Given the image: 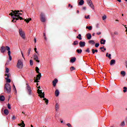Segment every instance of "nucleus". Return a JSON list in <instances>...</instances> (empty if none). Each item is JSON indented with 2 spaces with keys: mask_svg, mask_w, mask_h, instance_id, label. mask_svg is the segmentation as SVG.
I'll return each mask as SVG.
<instances>
[{
  "mask_svg": "<svg viewBox=\"0 0 127 127\" xmlns=\"http://www.w3.org/2000/svg\"><path fill=\"white\" fill-rule=\"evenodd\" d=\"M20 12H22V10L12 11V12L10 13V15H11L12 18H13L12 20V22H15V21H14L15 19L16 20H18V19H20V20H22V17L20 16L22 14V13Z\"/></svg>",
  "mask_w": 127,
  "mask_h": 127,
  "instance_id": "1",
  "label": "nucleus"
},
{
  "mask_svg": "<svg viewBox=\"0 0 127 127\" xmlns=\"http://www.w3.org/2000/svg\"><path fill=\"white\" fill-rule=\"evenodd\" d=\"M4 91L5 93H7V94H10V92H11V87L9 83H6L5 84Z\"/></svg>",
  "mask_w": 127,
  "mask_h": 127,
  "instance_id": "2",
  "label": "nucleus"
},
{
  "mask_svg": "<svg viewBox=\"0 0 127 127\" xmlns=\"http://www.w3.org/2000/svg\"><path fill=\"white\" fill-rule=\"evenodd\" d=\"M36 71L37 73H38V74L37 75V78H36V80H35V82H38L39 80H40V78H41V73L39 72V68L38 67H36Z\"/></svg>",
  "mask_w": 127,
  "mask_h": 127,
  "instance_id": "3",
  "label": "nucleus"
},
{
  "mask_svg": "<svg viewBox=\"0 0 127 127\" xmlns=\"http://www.w3.org/2000/svg\"><path fill=\"white\" fill-rule=\"evenodd\" d=\"M17 67L19 69H22L23 67V63H22V61L21 60H19L17 63Z\"/></svg>",
  "mask_w": 127,
  "mask_h": 127,
  "instance_id": "4",
  "label": "nucleus"
},
{
  "mask_svg": "<svg viewBox=\"0 0 127 127\" xmlns=\"http://www.w3.org/2000/svg\"><path fill=\"white\" fill-rule=\"evenodd\" d=\"M87 4L92 8V9H95V6H94V4H93V2H92V0H86Z\"/></svg>",
  "mask_w": 127,
  "mask_h": 127,
  "instance_id": "5",
  "label": "nucleus"
},
{
  "mask_svg": "<svg viewBox=\"0 0 127 127\" xmlns=\"http://www.w3.org/2000/svg\"><path fill=\"white\" fill-rule=\"evenodd\" d=\"M19 34H20L21 37H22L23 39H25V33L22 31V29H19Z\"/></svg>",
  "mask_w": 127,
  "mask_h": 127,
  "instance_id": "6",
  "label": "nucleus"
},
{
  "mask_svg": "<svg viewBox=\"0 0 127 127\" xmlns=\"http://www.w3.org/2000/svg\"><path fill=\"white\" fill-rule=\"evenodd\" d=\"M40 16L41 21H42V22H45V21H46V18H45V14L44 13H41Z\"/></svg>",
  "mask_w": 127,
  "mask_h": 127,
  "instance_id": "7",
  "label": "nucleus"
},
{
  "mask_svg": "<svg viewBox=\"0 0 127 127\" xmlns=\"http://www.w3.org/2000/svg\"><path fill=\"white\" fill-rule=\"evenodd\" d=\"M27 90L28 91V93L30 96L32 95V91H31V87L29 84H27Z\"/></svg>",
  "mask_w": 127,
  "mask_h": 127,
  "instance_id": "8",
  "label": "nucleus"
},
{
  "mask_svg": "<svg viewBox=\"0 0 127 127\" xmlns=\"http://www.w3.org/2000/svg\"><path fill=\"white\" fill-rule=\"evenodd\" d=\"M91 72H94V69H93V68H92V67H91L90 65H88L87 67H86V72L91 73Z\"/></svg>",
  "mask_w": 127,
  "mask_h": 127,
  "instance_id": "9",
  "label": "nucleus"
},
{
  "mask_svg": "<svg viewBox=\"0 0 127 127\" xmlns=\"http://www.w3.org/2000/svg\"><path fill=\"white\" fill-rule=\"evenodd\" d=\"M38 94L41 98H45V94L44 92L42 93V90H38Z\"/></svg>",
  "mask_w": 127,
  "mask_h": 127,
  "instance_id": "10",
  "label": "nucleus"
},
{
  "mask_svg": "<svg viewBox=\"0 0 127 127\" xmlns=\"http://www.w3.org/2000/svg\"><path fill=\"white\" fill-rule=\"evenodd\" d=\"M5 76H7V77L5 78V79L6 81V82L10 83V82H11V80H10V79H9V74H6L5 75Z\"/></svg>",
  "mask_w": 127,
  "mask_h": 127,
  "instance_id": "11",
  "label": "nucleus"
},
{
  "mask_svg": "<svg viewBox=\"0 0 127 127\" xmlns=\"http://www.w3.org/2000/svg\"><path fill=\"white\" fill-rule=\"evenodd\" d=\"M80 47L83 48L86 46V42L80 41L79 43Z\"/></svg>",
  "mask_w": 127,
  "mask_h": 127,
  "instance_id": "12",
  "label": "nucleus"
},
{
  "mask_svg": "<svg viewBox=\"0 0 127 127\" xmlns=\"http://www.w3.org/2000/svg\"><path fill=\"white\" fill-rule=\"evenodd\" d=\"M60 108V105L59 104V103H57L56 104V106H55V110L56 111V112H58V111H59Z\"/></svg>",
  "mask_w": 127,
  "mask_h": 127,
  "instance_id": "13",
  "label": "nucleus"
},
{
  "mask_svg": "<svg viewBox=\"0 0 127 127\" xmlns=\"http://www.w3.org/2000/svg\"><path fill=\"white\" fill-rule=\"evenodd\" d=\"M34 60L36 61V62H38V63H39V62H40V61L38 60V56H37V55H36V54H34Z\"/></svg>",
  "mask_w": 127,
  "mask_h": 127,
  "instance_id": "14",
  "label": "nucleus"
},
{
  "mask_svg": "<svg viewBox=\"0 0 127 127\" xmlns=\"http://www.w3.org/2000/svg\"><path fill=\"white\" fill-rule=\"evenodd\" d=\"M5 48H6L4 47V46L1 47V48L0 49L1 53H4V52H5V50H6V49Z\"/></svg>",
  "mask_w": 127,
  "mask_h": 127,
  "instance_id": "15",
  "label": "nucleus"
},
{
  "mask_svg": "<svg viewBox=\"0 0 127 127\" xmlns=\"http://www.w3.org/2000/svg\"><path fill=\"white\" fill-rule=\"evenodd\" d=\"M57 83H58V79L55 78L54 80L53 81V85L54 87H55V86H56V84H57Z\"/></svg>",
  "mask_w": 127,
  "mask_h": 127,
  "instance_id": "16",
  "label": "nucleus"
},
{
  "mask_svg": "<svg viewBox=\"0 0 127 127\" xmlns=\"http://www.w3.org/2000/svg\"><path fill=\"white\" fill-rule=\"evenodd\" d=\"M6 50L8 51V56H10V48H9V47L8 46H6Z\"/></svg>",
  "mask_w": 127,
  "mask_h": 127,
  "instance_id": "17",
  "label": "nucleus"
},
{
  "mask_svg": "<svg viewBox=\"0 0 127 127\" xmlns=\"http://www.w3.org/2000/svg\"><path fill=\"white\" fill-rule=\"evenodd\" d=\"M21 122L22 123L18 124V126L21 127H25V124H24V122H23V121H21Z\"/></svg>",
  "mask_w": 127,
  "mask_h": 127,
  "instance_id": "18",
  "label": "nucleus"
},
{
  "mask_svg": "<svg viewBox=\"0 0 127 127\" xmlns=\"http://www.w3.org/2000/svg\"><path fill=\"white\" fill-rule=\"evenodd\" d=\"M116 64V60H112L110 62V65L113 66V65H115Z\"/></svg>",
  "mask_w": 127,
  "mask_h": 127,
  "instance_id": "19",
  "label": "nucleus"
},
{
  "mask_svg": "<svg viewBox=\"0 0 127 127\" xmlns=\"http://www.w3.org/2000/svg\"><path fill=\"white\" fill-rule=\"evenodd\" d=\"M86 36H87V39H88V40H90V39H91V38H92V35L90 33L87 34Z\"/></svg>",
  "mask_w": 127,
  "mask_h": 127,
  "instance_id": "20",
  "label": "nucleus"
},
{
  "mask_svg": "<svg viewBox=\"0 0 127 127\" xmlns=\"http://www.w3.org/2000/svg\"><path fill=\"white\" fill-rule=\"evenodd\" d=\"M60 94V92H59V90L58 89H57L55 92V94L56 97H58L59 96V94Z\"/></svg>",
  "mask_w": 127,
  "mask_h": 127,
  "instance_id": "21",
  "label": "nucleus"
},
{
  "mask_svg": "<svg viewBox=\"0 0 127 127\" xmlns=\"http://www.w3.org/2000/svg\"><path fill=\"white\" fill-rule=\"evenodd\" d=\"M4 100H5V98L4 97V96L3 95L0 96V101L1 102H3V101H4Z\"/></svg>",
  "mask_w": 127,
  "mask_h": 127,
  "instance_id": "22",
  "label": "nucleus"
},
{
  "mask_svg": "<svg viewBox=\"0 0 127 127\" xmlns=\"http://www.w3.org/2000/svg\"><path fill=\"white\" fill-rule=\"evenodd\" d=\"M88 43L91 44V45H94L95 44V41L94 40H89Z\"/></svg>",
  "mask_w": 127,
  "mask_h": 127,
  "instance_id": "23",
  "label": "nucleus"
},
{
  "mask_svg": "<svg viewBox=\"0 0 127 127\" xmlns=\"http://www.w3.org/2000/svg\"><path fill=\"white\" fill-rule=\"evenodd\" d=\"M84 2L85 1H84V0H80L78 3L79 5H83Z\"/></svg>",
  "mask_w": 127,
  "mask_h": 127,
  "instance_id": "24",
  "label": "nucleus"
},
{
  "mask_svg": "<svg viewBox=\"0 0 127 127\" xmlns=\"http://www.w3.org/2000/svg\"><path fill=\"white\" fill-rule=\"evenodd\" d=\"M106 57H108L109 59H112V55L111 54H108V53H106Z\"/></svg>",
  "mask_w": 127,
  "mask_h": 127,
  "instance_id": "25",
  "label": "nucleus"
},
{
  "mask_svg": "<svg viewBox=\"0 0 127 127\" xmlns=\"http://www.w3.org/2000/svg\"><path fill=\"white\" fill-rule=\"evenodd\" d=\"M101 44H106V40L102 39L100 41Z\"/></svg>",
  "mask_w": 127,
  "mask_h": 127,
  "instance_id": "26",
  "label": "nucleus"
},
{
  "mask_svg": "<svg viewBox=\"0 0 127 127\" xmlns=\"http://www.w3.org/2000/svg\"><path fill=\"white\" fill-rule=\"evenodd\" d=\"M76 38H78L79 40H82V35L81 34H79L78 36H77Z\"/></svg>",
  "mask_w": 127,
  "mask_h": 127,
  "instance_id": "27",
  "label": "nucleus"
},
{
  "mask_svg": "<svg viewBox=\"0 0 127 127\" xmlns=\"http://www.w3.org/2000/svg\"><path fill=\"white\" fill-rule=\"evenodd\" d=\"M9 112H8V110H7V109H5L4 110V114H5V115H8V113H9Z\"/></svg>",
  "mask_w": 127,
  "mask_h": 127,
  "instance_id": "28",
  "label": "nucleus"
},
{
  "mask_svg": "<svg viewBox=\"0 0 127 127\" xmlns=\"http://www.w3.org/2000/svg\"><path fill=\"white\" fill-rule=\"evenodd\" d=\"M75 61H76V58H72L71 60H70V62L71 63H74V62H75Z\"/></svg>",
  "mask_w": 127,
  "mask_h": 127,
  "instance_id": "29",
  "label": "nucleus"
},
{
  "mask_svg": "<svg viewBox=\"0 0 127 127\" xmlns=\"http://www.w3.org/2000/svg\"><path fill=\"white\" fill-rule=\"evenodd\" d=\"M82 49H77L76 50V52L78 53V54H81L82 53Z\"/></svg>",
  "mask_w": 127,
  "mask_h": 127,
  "instance_id": "30",
  "label": "nucleus"
},
{
  "mask_svg": "<svg viewBox=\"0 0 127 127\" xmlns=\"http://www.w3.org/2000/svg\"><path fill=\"white\" fill-rule=\"evenodd\" d=\"M121 74L123 76V77H125V76H126V71H122L121 72Z\"/></svg>",
  "mask_w": 127,
  "mask_h": 127,
  "instance_id": "31",
  "label": "nucleus"
},
{
  "mask_svg": "<svg viewBox=\"0 0 127 127\" xmlns=\"http://www.w3.org/2000/svg\"><path fill=\"white\" fill-rule=\"evenodd\" d=\"M79 42L78 41H75L73 42V45H78Z\"/></svg>",
  "mask_w": 127,
  "mask_h": 127,
  "instance_id": "32",
  "label": "nucleus"
},
{
  "mask_svg": "<svg viewBox=\"0 0 127 127\" xmlns=\"http://www.w3.org/2000/svg\"><path fill=\"white\" fill-rule=\"evenodd\" d=\"M43 100H44V101H45L46 105H48V103H49L48 99H47L46 98H44Z\"/></svg>",
  "mask_w": 127,
  "mask_h": 127,
  "instance_id": "33",
  "label": "nucleus"
},
{
  "mask_svg": "<svg viewBox=\"0 0 127 127\" xmlns=\"http://www.w3.org/2000/svg\"><path fill=\"white\" fill-rule=\"evenodd\" d=\"M30 20H31V18H28V19H25V21H26V22H27V23H28V22H29V21H30Z\"/></svg>",
  "mask_w": 127,
  "mask_h": 127,
  "instance_id": "34",
  "label": "nucleus"
},
{
  "mask_svg": "<svg viewBox=\"0 0 127 127\" xmlns=\"http://www.w3.org/2000/svg\"><path fill=\"white\" fill-rule=\"evenodd\" d=\"M92 51L93 54H95V52H96V53L98 52V50H95V49H93L92 50Z\"/></svg>",
  "mask_w": 127,
  "mask_h": 127,
  "instance_id": "35",
  "label": "nucleus"
},
{
  "mask_svg": "<svg viewBox=\"0 0 127 127\" xmlns=\"http://www.w3.org/2000/svg\"><path fill=\"white\" fill-rule=\"evenodd\" d=\"M86 28L87 29H89V30H92V28H93V27H92V26H86Z\"/></svg>",
  "mask_w": 127,
  "mask_h": 127,
  "instance_id": "36",
  "label": "nucleus"
},
{
  "mask_svg": "<svg viewBox=\"0 0 127 127\" xmlns=\"http://www.w3.org/2000/svg\"><path fill=\"white\" fill-rule=\"evenodd\" d=\"M13 90H14V91H15V93L16 94V93H17V91H16V88H15V85H14V84L13 85Z\"/></svg>",
  "mask_w": 127,
  "mask_h": 127,
  "instance_id": "37",
  "label": "nucleus"
},
{
  "mask_svg": "<svg viewBox=\"0 0 127 127\" xmlns=\"http://www.w3.org/2000/svg\"><path fill=\"white\" fill-rule=\"evenodd\" d=\"M102 19H103V20H106V19H107V16L106 15H104L102 17Z\"/></svg>",
  "mask_w": 127,
  "mask_h": 127,
  "instance_id": "38",
  "label": "nucleus"
},
{
  "mask_svg": "<svg viewBox=\"0 0 127 127\" xmlns=\"http://www.w3.org/2000/svg\"><path fill=\"white\" fill-rule=\"evenodd\" d=\"M30 65L32 66L33 65V61L32 60H30Z\"/></svg>",
  "mask_w": 127,
  "mask_h": 127,
  "instance_id": "39",
  "label": "nucleus"
},
{
  "mask_svg": "<svg viewBox=\"0 0 127 127\" xmlns=\"http://www.w3.org/2000/svg\"><path fill=\"white\" fill-rule=\"evenodd\" d=\"M28 51V52L27 56H29V55H30V51H31V49L29 48Z\"/></svg>",
  "mask_w": 127,
  "mask_h": 127,
  "instance_id": "40",
  "label": "nucleus"
},
{
  "mask_svg": "<svg viewBox=\"0 0 127 127\" xmlns=\"http://www.w3.org/2000/svg\"><path fill=\"white\" fill-rule=\"evenodd\" d=\"M121 127H125V121H123L121 123Z\"/></svg>",
  "mask_w": 127,
  "mask_h": 127,
  "instance_id": "41",
  "label": "nucleus"
},
{
  "mask_svg": "<svg viewBox=\"0 0 127 127\" xmlns=\"http://www.w3.org/2000/svg\"><path fill=\"white\" fill-rule=\"evenodd\" d=\"M124 90H123V92L124 93H126L127 91V87H124Z\"/></svg>",
  "mask_w": 127,
  "mask_h": 127,
  "instance_id": "42",
  "label": "nucleus"
},
{
  "mask_svg": "<svg viewBox=\"0 0 127 127\" xmlns=\"http://www.w3.org/2000/svg\"><path fill=\"white\" fill-rule=\"evenodd\" d=\"M70 71H74V70H75V67H74V66H71L70 68Z\"/></svg>",
  "mask_w": 127,
  "mask_h": 127,
  "instance_id": "43",
  "label": "nucleus"
},
{
  "mask_svg": "<svg viewBox=\"0 0 127 127\" xmlns=\"http://www.w3.org/2000/svg\"><path fill=\"white\" fill-rule=\"evenodd\" d=\"M99 46H100V43H97L95 44V47L98 48Z\"/></svg>",
  "mask_w": 127,
  "mask_h": 127,
  "instance_id": "44",
  "label": "nucleus"
},
{
  "mask_svg": "<svg viewBox=\"0 0 127 127\" xmlns=\"http://www.w3.org/2000/svg\"><path fill=\"white\" fill-rule=\"evenodd\" d=\"M84 18H86V19H90V15H88L87 16H85Z\"/></svg>",
  "mask_w": 127,
  "mask_h": 127,
  "instance_id": "45",
  "label": "nucleus"
},
{
  "mask_svg": "<svg viewBox=\"0 0 127 127\" xmlns=\"http://www.w3.org/2000/svg\"><path fill=\"white\" fill-rule=\"evenodd\" d=\"M34 50H35V52H36V53H37V54L38 55H39V53H38V52H37V49L36 48H35V49H34Z\"/></svg>",
  "mask_w": 127,
  "mask_h": 127,
  "instance_id": "46",
  "label": "nucleus"
},
{
  "mask_svg": "<svg viewBox=\"0 0 127 127\" xmlns=\"http://www.w3.org/2000/svg\"><path fill=\"white\" fill-rule=\"evenodd\" d=\"M7 108H8V109H9V110H10V109H11V107L10 106V104H7Z\"/></svg>",
  "mask_w": 127,
  "mask_h": 127,
  "instance_id": "47",
  "label": "nucleus"
},
{
  "mask_svg": "<svg viewBox=\"0 0 127 127\" xmlns=\"http://www.w3.org/2000/svg\"><path fill=\"white\" fill-rule=\"evenodd\" d=\"M85 52H87V53H90V49L89 48H87Z\"/></svg>",
  "mask_w": 127,
  "mask_h": 127,
  "instance_id": "48",
  "label": "nucleus"
},
{
  "mask_svg": "<svg viewBox=\"0 0 127 127\" xmlns=\"http://www.w3.org/2000/svg\"><path fill=\"white\" fill-rule=\"evenodd\" d=\"M9 72V69H8V68H6V73H7V74H8Z\"/></svg>",
  "mask_w": 127,
  "mask_h": 127,
  "instance_id": "49",
  "label": "nucleus"
},
{
  "mask_svg": "<svg viewBox=\"0 0 127 127\" xmlns=\"http://www.w3.org/2000/svg\"><path fill=\"white\" fill-rule=\"evenodd\" d=\"M114 34H115V35H119V32H118V31H115V32H114Z\"/></svg>",
  "mask_w": 127,
  "mask_h": 127,
  "instance_id": "50",
  "label": "nucleus"
},
{
  "mask_svg": "<svg viewBox=\"0 0 127 127\" xmlns=\"http://www.w3.org/2000/svg\"><path fill=\"white\" fill-rule=\"evenodd\" d=\"M70 8H73V5H71V4H68V7H70Z\"/></svg>",
  "mask_w": 127,
  "mask_h": 127,
  "instance_id": "51",
  "label": "nucleus"
},
{
  "mask_svg": "<svg viewBox=\"0 0 127 127\" xmlns=\"http://www.w3.org/2000/svg\"><path fill=\"white\" fill-rule=\"evenodd\" d=\"M66 126H67V127H71L72 125H71V124H70L69 123L66 124Z\"/></svg>",
  "mask_w": 127,
  "mask_h": 127,
  "instance_id": "52",
  "label": "nucleus"
},
{
  "mask_svg": "<svg viewBox=\"0 0 127 127\" xmlns=\"http://www.w3.org/2000/svg\"><path fill=\"white\" fill-rule=\"evenodd\" d=\"M9 60L10 61H11L12 60V58H11V56H9Z\"/></svg>",
  "mask_w": 127,
  "mask_h": 127,
  "instance_id": "53",
  "label": "nucleus"
},
{
  "mask_svg": "<svg viewBox=\"0 0 127 127\" xmlns=\"http://www.w3.org/2000/svg\"><path fill=\"white\" fill-rule=\"evenodd\" d=\"M97 35H101L102 34V33L101 32H98L97 33Z\"/></svg>",
  "mask_w": 127,
  "mask_h": 127,
  "instance_id": "54",
  "label": "nucleus"
},
{
  "mask_svg": "<svg viewBox=\"0 0 127 127\" xmlns=\"http://www.w3.org/2000/svg\"><path fill=\"white\" fill-rule=\"evenodd\" d=\"M12 120H15V116H13L12 118Z\"/></svg>",
  "mask_w": 127,
  "mask_h": 127,
  "instance_id": "55",
  "label": "nucleus"
},
{
  "mask_svg": "<svg viewBox=\"0 0 127 127\" xmlns=\"http://www.w3.org/2000/svg\"><path fill=\"white\" fill-rule=\"evenodd\" d=\"M60 121L62 124H63V120L62 119H60Z\"/></svg>",
  "mask_w": 127,
  "mask_h": 127,
  "instance_id": "56",
  "label": "nucleus"
},
{
  "mask_svg": "<svg viewBox=\"0 0 127 127\" xmlns=\"http://www.w3.org/2000/svg\"><path fill=\"white\" fill-rule=\"evenodd\" d=\"M105 48V47H102L100 48V50H102V49H104Z\"/></svg>",
  "mask_w": 127,
  "mask_h": 127,
  "instance_id": "57",
  "label": "nucleus"
},
{
  "mask_svg": "<svg viewBox=\"0 0 127 127\" xmlns=\"http://www.w3.org/2000/svg\"><path fill=\"white\" fill-rule=\"evenodd\" d=\"M86 7H83V9L84 10H86Z\"/></svg>",
  "mask_w": 127,
  "mask_h": 127,
  "instance_id": "58",
  "label": "nucleus"
},
{
  "mask_svg": "<svg viewBox=\"0 0 127 127\" xmlns=\"http://www.w3.org/2000/svg\"><path fill=\"white\" fill-rule=\"evenodd\" d=\"M21 52L22 56L24 58V56H23V53H22V52Z\"/></svg>",
  "mask_w": 127,
  "mask_h": 127,
  "instance_id": "59",
  "label": "nucleus"
},
{
  "mask_svg": "<svg viewBox=\"0 0 127 127\" xmlns=\"http://www.w3.org/2000/svg\"><path fill=\"white\" fill-rule=\"evenodd\" d=\"M34 42H35V43H36V38H34Z\"/></svg>",
  "mask_w": 127,
  "mask_h": 127,
  "instance_id": "60",
  "label": "nucleus"
},
{
  "mask_svg": "<svg viewBox=\"0 0 127 127\" xmlns=\"http://www.w3.org/2000/svg\"><path fill=\"white\" fill-rule=\"evenodd\" d=\"M118 1H119V2H122V0H117Z\"/></svg>",
  "mask_w": 127,
  "mask_h": 127,
  "instance_id": "61",
  "label": "nucleus"
},
{
  "mask_svg": "<svg viewBox=\"0 0 127 127\" xmlns=\"http://www.w3.org/2000/svg\"><path fill=\"white\" fill-rule=\"evenodd\" d=\"M39 89H41V88H40V86L38 87V91L40 90Z\"/></svg>",
  "mask_w": 127,
  "mask_h": 127,
  "instance_id": "62",
  "label": "nucleus"
},
{
  "mask_svg": "<svg viewBox=\"0 0 127 127\" xmlns=\"http://www.w3.org/2000/svg\"><path fill=\"white\" fill-rule=\"evenodd\" d=\"M44 36L45 37H46V34H45V33H44Z\"/></svg>",
  "mask_w": 127,
  "mask_h": 127,
  "instance_id": "63",
  "label": "nucleus"
},
{
  "mask_svg": "<svg viewBox=\"0 0 127 127\" xmlns=\"http://www.w3.org/2000/svg\"><path fill=\"white\" fill-rule=\"evenodd\" d=\"M44 39H45V40H47V38H46V37H45Z\"/></svg>",
  "mask_w": 127,
  "mask_h": 127,
  "instance_id": "64",
  "label": "nucleus"
}]
</instances>
